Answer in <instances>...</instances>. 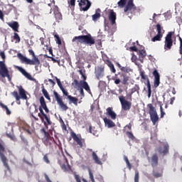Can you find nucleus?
<instances>
[{
    "mask_svg": "<svg viewBox=\"0 0 182 182\" xmlns=\"http://www.w3.org/2000/svg\"><path fill=\"white\" fill-rule=\"evenodd\" d=\"M72 42H75L77 45H79V43H84V45H88V46H92V45H95V43H96L95 38L90 33L83 36H75L73 38Z\"/></svg>",
    "mask_w": 182,
    "mask_h": 182,
    "instance_id": "obj_1",
    "label": "nucleus"
},
{
    "mask_svg": "<svg viewBox=\"0 0 182 182\" xmlns=\"http://www.w3.org/2000/svg\"><path fill=\"white\" fill-rule=\"evenodd\" d=\"M116 66L120 69L121 72H119L115 76L117 75H119L121 79L122 78V85H129V80H130V76L127 75V73L132 72V69L129 67H122V65L119 63H115Z\"/></svg>",
    "mask_w": 182,
    "mask_h": 182,
    "instance_id": "obj_2",
    "label": "nucleus"
},
{
    "mask_svg": "<svg viewBox=\"0 0 182 182\" xmlns=\"http://www.w3.org/2000/svg\"><path fill=\"white\" fill-rule=\"evenodd\" d=\"M28 52H29L30 55H31V56H33V60H31V59L26 58L21 53H18L17 58H18V59H20V60H21V62H22V63H26V65H35V64L41 65V61L39 60V58H38V57H36V55H35V52H33L32 50H28Z\"/></svg>",
    "mask_w": 182,
    "mask_h": 182,
    "instance_id": "obj_3",
    "label": "nucleus"
},
{
    "mask_svg": "<svg viewBox=\"0 0 182 182\" xmlns=\"http://www.w3.org/2000/svg\"><path fill=\"white\" fill-rule=\"evenodd\" d=\"M17 89H18L19 94H18V91L16 90L11 92V95L15 97L17 105H21V99L26 100V99H28V96H26V92L21 85L17 86Z\"/></svg>",
    "mask_w": 182,
    "mask_h": 182,
    "instance_id": "obj_4",
    "label": "nucleus"
},
{
    "mask_svg": "<svg viewBox=\"0 0 182 182\" xmlns=\"http://www.w3.org/2000/svg\"><path fill=\"white\" fill-rule=\"evenodd\" d=\"M41 133H43L44 136L43 138V143L47 147H50L53 143H55V139L53 136H50V134L49 132H46L45 128H42L41 129Z\"/></svg>",
    "mask_w": 182,
    "mask_h": 182,
    "instance_id": "obj_5",
    "label": "nucleus"
},
{
    "mask_svg": "<svg viewBox=\"0 0 182 182\" xmlns=\"http://www.w3.org/2000/svg\"><path fill=\"white\" fill-rule=\"evenodd\" d=\"M0 76H1V77H7L9 82L12 80V77L9 75V70H8L5 64V61H0Z\"/></svg>",
    "mask_w": 182,
    "mask_h": 182,
    "instance_id": "obj_6",
    "label": "nucleus"
},
{
    "mask_svg": "<svg viewBox=\"0 0 182 182\" xmlns=\"http://www.w3.org/2000/svg\"><path fill=\"white\" fill-rule=\"evenodd\" d=\"M72 86H74L75 89H77V87H80L81 86V87L85 89L86 92L90 93V87L89 86V84H87V82L85 80H80L79 82L77 80H74L72 82Z\"/></svg>",
    "mask_w": 182,
    "mask_h": 182,
    "instance_id": "obj_7",
    "label": "nucleus"
},
{
    "mask_svg": "<svg viewBox=\"0 0 182 182\" xmlns=\"http://www.w3.org/2000/svg\"><path fill=\"white\" fill-rule=\"evenodd\" d=\"M173 35H174V32L169 31L166 36L164 41L165 50H170L173 48Z\"/></svg>",
    "mask_w": 182,
    "mask_h": 182,
    "instance_id": "obj_8",
    "label": "nucleus"
},
{
    "mask_svg": "<svg viewBox=\"0 0 182 182\" xmlns=\"http://www.w3.org/2000/svg\"><path fill=\"white\" fill-rule=\"evenodd\" d=\"M119 100L121 103L122 110L127 112L132 109V102L126 100L124 96L121 95L119 97Z\"/></svg>",
    "mask_w": 182,
    "mask_h": 182,
    "instance_id": "obj_9",
    "label": "nucleus"
},
{
    "mask_svg": "<svg viewBox=\"0 0 182 182\" xmlns=\"http://www.w3.org/2000/svg\"><path fill=\"white\" fill-rule=\"evenodd\" d=\"M53 95H54L55 99L58 105L60 106V109H62V110H64V112H66V110H68V109H69V107H68V105H66V104H65V102H63V100H62V97H60V95L56 91L53 92Z\"/></svg>",
    "mask_w": 182,
    "mask_h": 182,
    "instance_id": "obj_10",
    "label": "nucleus"
},
{
    "mask_svg": "<svg viewBox=\"0 0 182 182\" xmlns=\"http://www.w3.org/2000/svg\"><path fill=\"white\" fill-rule=\"evenodd\" d=\"M78 5L80 8V11L86 12V11H89L92 6V3L89 0H80Z\"/></svg>",
    "mask_w": 182,
    "mask_h": 182,
    "instance_id": "obj_11",
    "label": "nucleus"
},
{
    "mask_svg": "<svg viewBox=\"0 0 182 182\" xmlns=\"http://www.w3.org/2000/svg\"><path fill=\"white\" fill-rule=\"evenodd\" d=\"M137 11V7L134 5L133 0H129L127 6L124 9V12H130L131 14H134Z\"/></svg>",
    "mask_w": 182,
    "mask_h": 182,
    "instance_id": "obj_12",
    "label": "nucleus"
},
{
    "mask_svg": "<svg viewBox=\"0 0 182 182\" xmlns=\"http://www.w3.org/2000/svg\"><path fill=\"white\" fill-rule=\"evenodd\" d=\"M95 75L97 80H100L105 76V66L100 65L95 69Z\"/></svg>",
    "mask_w": 182,
    "mask_h": 182,
    "instance_id": "obj_13",
    "label": "nucleus"
},
{
    "mask_svg": "<svg viewBox=\"0 0 182 182\" xmlns=\"http://www.w3.org/2000/svg\"><path fill=\"white\" fill-rule=\"evenodd\" d=\"M4 151H5V147L3 146L2 144L0 143V157L2 163L4 164V166L6 168H9V165L8 164V159H6V156L4 154Z\"/></svg>",
    "mask_w": 182,
    "mask_h": 182,
    "instance_id": "obj_14",
    "label": "nucleus"
},
{
    "mask_svg": "<svg viewBox=\"0 0 182 182\" xmlns=\"http://www.w3.org/2000/svg\"><path fill=\"white\" fill-rule=\"evenodd\" d=\"M161 25L156 24L157 35L151 38L152 42H157L161 41V38H163V33H164V32H161Z\"/></svg>",
    "mask_w": 182,
    "mask_h": 182,
    "instance_id": "obj_15",
    "label": "nucleus"
},
{
    "mask_svg": "<svg viewBox=\"0 0 182 182\" xmlns=\"http://www.w3.org/2000/svg\"><path fill=\"white\" fill-rule=\"evenodd\" d=\"M140 76L144 80H147L146 86L148 87V97H151V85L150 84L149 77L144 74V71L140 72Z\"/></svg>",
    "mask_w": 182,
    "mask_h": 182,
    "instance_id": "obj_16",
    "label": "nucleus"
},
{
    "mask_svg": "<svg viewBox=\"0 0 182 182\" xmlns=\"http://www.w3.org/2000/svg\"><path fill=\"white\" fill-rule=\"evenodd\" d=\"M153 76H154V85L155 87H159L160 86V73L157 70L153 71Z\"/></svg>",
    "mask_w": 182,
    "mask_h": 182,
    "instance_id": "obj_17",
    "label": "nucleus"
},
{
    "mask_svg": "<svg viewBox=\"0 0 182 182\" xmlns=\"http://www.w3.org/2000/svg\"><path fill=\"white\" fill-rule=\"evenodd\" d=\"M63 161V164H60L62 170H63V171H70V165H69V161L66 156H64Z\"/></svg>",
    "mask_w": 182,
    "mask_h": 182,
    "instance_id": "obj_18",
    "label": "nucleus"
},
{
    "mask_svg": "<svg viewBox=\"0 0 182 182\" xmlns=\"http://www.w3.org/2000/svg\"><path fill=\"white\" fill-rule=\"evenodd\" d=\"M170 149V146H168V144H164V148L161 149V147H159L157 149L158 153L159 154H162L163 156H166V154H168V150Z\"/></svg>",
    "mask_w": 182,
    "mask_h": 182,
    "instance_id": "obj_19",
    "label": "nucleus"
},
{
    "mask_svg": "<svg viewBox=\"0 0 182 182\" xmlns=\"http://www.w3.org/2000/svg\"><path fill=\"white\" fill-rule=\"evenodd\" d=\"M17 69L21 72V73H22L23 76H25V77H26V79H28V80H32L33 82L35 81V78L32 77V75H31L29 73L26 72V70H25V69H23L22 67H17Z\"/></svg>",
    "mask_w": 182,
    "mask_h": 182,
    "instance_id": "obj_20",
    "label": "nucleus"
},
{
    "mask_svg": "<svg viewBox=\"0 0 182 182\" xmlns=\"http://www.w3.org/2000/svg\"><path fill=\"white\" fill-rule=\"evenodd\" d=\"M17 69L21 72V73H22L23 76H25V77H26V79H28V80H32L33 82L35 81V78L32 77V75H31L29 73L26 72V70H25V69H23L22 67H17Z\"/></svg>",
    "mask_w": 182,
    "mask_h": 182,
    "instance_id": "obj_21",
    "label": "nucleus"
},
{
    "mask_svg": "<svg viewBox=\"0 0 182 182\" xmlns=\"http://www.w3.org/2000/svg\"><path fill=\"white\" fill-rule=\"evenodd\" d=\"M70 136L72 139H73L74 141L77 142V144L79 146V147L80 148L83 147V142H82V139H80V138L77 136L76 133H75L74 132H71Z\"/></svg>",
    "mask_w": 182,
    "mask_h": 182,
    "instance_id": "obj_22",
    "label": "nucleus"
},
{
    "mask_svg": "<svg viewBox=\"0 0 182 182\" xmlns=\"http://www.w3.org/2000/svg\"><path fill=\"white\" fill-rule=\"evenodd\" d=\"M107 116H109L112 120H116V118L117 117V114L113 111L112 107H108L107 108Z\"/></svg>",
    "mask_w": 182,
    "mask_h": 182,
    "instance_id": "obj_23",
    "label": "nucleus"
},
{
    "mask_svg": "<svg viewBox=\"0 0 182 182\" xmlns=\"http://www.w3.org/2000/svg\"><path fill=\"white\" fill-rule=\"evenodd\" d=\"M40 105L43 110H45L46 113H49V108H48V105H46V101H45V97L41 96L39 99Z\"/></svg>",
    "mask_w": 182,
    "mask_h": 182,
    "instance_id": "obj_24",
    "label": "nucleus"
},
{
    "mask_svg": "<svg viewBox=\"0 0 182 182\" xmlns=\"http://www.w3.org/2000/svg\"><path fill=\"white\" fill-rule=\"evenodd\" d=\"M140 90V87L139 85L136 84L134 87L131 89V93L127 95V99H129V100H132V95L133 93H136V92L139 94Z\"/></svg>",
    "mask_w": 182,
    "mask_h": 182,
    "instance_id": "obj_25",
    "label": "nucleus"
},
{
    "mask_svg": "<svg viewBox=\"0 0 182 182\" xmlns=\"http://www.w3.org/2000/svg\"><path fill=\"white\" fill-rule=\"evenodd\" d=\"M151 161L152 167H157V166H159V156L156 154L152 155L151 158Z\"/></svg>",
    "mask_w": 182,
    "mask_h": 182,
    "instance_id": "obj_26",
    "label": "nucleus"
},
{
    "mask_svg": "<svg viewBox=\"0 0 182 182\" xmlns=\"http://www.w3.org/2000/svg\"><path fill=\"white\" fill-rule=\"evenodd\" d=\"M138 55L139 57V60L141 62V63H143V59H144V58H146V56H147V53H146V50H144V48H143L142 50H138Z\"/></svg>",
    "mask_w": 182,
    "mask_h": 182,
    "instance_id": "obj_27",
    "label": "nucleus"
},
{
    "mask_svg": "<svg viewBox=\"0 0 182 182\" xmlns=\"http://www.w3.org/2000/svg\"><path fill=\"white\" fill-rule=\"evenodd\" d=\"M104 123L109 129L116 126V124H114L112 119H107V117L104 118Z\"/></svg>",
    "mask_w": 182,
    "mask_h": 182,
    "instance_id": "obj_28",
    "label": "nucleus"
},
{
    "mask_svg": "<svg viewBox=\"0 0 182 182\" xmlns=\"http://www.w3.org/2000/svg\"><path fill=\"white\" fill-rule=\"evenodd\" d=\"M109 20L111 21L112 25L116 23V13L113 10L109 12Z\"/></svg>",
    "mask_w": 182,
    "mask_h": 182,
    "instance_id": "obj_29",
    "label": "nucleus"
},
{
    "mask_svg": "<svg viewBox=\"0 0 182 182\" xmlns=\"http://www.w3.org/2000/svg\"><path fill=\"white\" fill-rule=\"evenodd\" d=\"M9 26L10 28H12L13 31H14V32H19V31L18 29H19V23H18L17 21H14L13 23H9Z\"/></svg>",
    "mask_w": 182,
    "mask_h": 182,
    "instance_id": "obj_30",
    "label": "nucleus"
},
{
    "mask_svg": "<svg viewBox=\"0 0 182 182\" xmlns=\"http://www.w3.org/2000/svg\"><path fill=\"white\" fill-rule=\"evenodd\" d=\"M92 159L94 160L95 163L96 164H99L100 166H102L103 163H102V161L99 159V156H97V154L95 151H92Z\"/></svg>",
    "mask_w": 182,
    "mask_h": 182,
    "instance_id": "obj_31",
    "label": "nucleus"
},
{
    "mask_svg": "<svg viewBox=\"0 0 182 182\" xmlns=\"http://www.w3.org/2000/svg\"><path fill=\"white\" fill-rule=\"evenodd\" d=\"M151 120L153 124H156L159 122V115H157V112L155 114H151L150 115Z\"/></svg>",
    "mask_w": 182,
    "mask_h": 182,
    "instance_id": "obj_32",
    "label": "nucleus"
},
{
    "mask_svg": "<svg viewBox=\"0 0 182 182\" xmlns=\"http://www.w3.org/2000/svg\"><path fill=\"white\" fill-rule=\"evenodd\" d=\"M68 99L70 100V103H73L75 106H77V102H79V100L77 97L68 95Z\"/></svg>",
    "mask_w": 182,
    "mask_h": 182,
    "instance_id": "obj_33",
    "label": "nucleus"
},
{
    "mask_svg": "<svg viewBox=\"0 0 182 182\" xmlns=\"http://www.w3.org/2000/svg\"><path fill=\"white\" fill-rule=\"evenodd\" d=\"M38 110L40 113H38V116L40 117L41 120L43 122L45 119H43V117L46 116V114H45V112H43V109L42 108L41 105H40Z\"/></svg>",
    "mask_w": 182,
    "mask_h": 182,
    "instance_id": "obj_34",
    "label": "nucleus"
},
{
    "mask_svg": "<svg viewBox=\"0 0 182 182\" xmlns=\"http://www.w3.org/2000/svg\"><path fill=\"white\" fill-rule=\"evenodd\" d=\"M43 119L45 118L46 122H44V125L46 127V129H48V126H50V124H52V121H50V118L49 117H48L47 114H46L44 117H43Z\"/></svg>",
    "mask_w": 182,
    "mask_h": 182,
    "instance_id": "obj_35",
    "label": "nucleus"
},
{
    "mask_svg": "<svg viewBox=\"0 0 182 182\" xmlns=\"http://www.w3.org/2000/svg\"><path fill=\"white\" fill-rule=\"evenodd\" d=\"M0 106L4 110H6V113L7 116H10L11 114V110H9V108H8V106L5 105L4 103L0 102Z\"/></svg>",
    "mask_w": 182,
    "mask_h": 182,
    "instance_id": "obj_36",
    "label": "nucleus"
},
{
    "mask_svg": "<svg viewBox=\"0 0 182 182\" xmlns=\"http://www.w3.org/2000/svg\"><path fill=\"white\" fill-rule=\"evenodd\" d=\"M147 107H149V114L150 115L157 113V112L156 111V108H154L153 107L152 104H148Z\"/></svg>",
    "mask_w": 182,
    "mask_h": 182,
    "instance_id": "obj_37",
    "label": "nucleus"
},
{
    "mask_svg": "<svg viewBox=\"0 0 182 182\" xmlns=\"http://www.w3.org/2000/svg\"><path fill=\"white\" fill-rule=\"evenodd\" d=\"M153 176L155 178H159L160 177H163V170L159 172H156V171H153Z\"/></svg>",
    "mask_w": 182,
    "mask_h": 182,
    "instance_id": "obj_38",
    "label": "nucleus"
},
{
    "mask_svg": "<svg viewBox=\"0 0 182 182\" xmlns=\"http://www.w3.org/2000/svg\"><path fill=\"white\" fill-rule=\"evenodd\" d=\"M13 39L16 41L15 43H19V42H21V37L17 33H14Z\"/></svg>",
    "mask_w": 182,
    "mask_h": 182,
    "instance_id": "obj_39",
    "label": "nucleus"
},
{
    "mask_svg": "<svg viewBox=\"0 0 182 182\" xmlns=\"http://www.w3.org/2000/svg\"><path fill=\"white\" fill-rule=\"evenodd\" d=\"M124 160L127 164V167L129 168V170H132V164H130V161H129V158H127V156H124Z\"/></svg>",
    "mask_w": 182,
    "mask_h": 182,
    "instance_id": "obj_40",
    "label": "nucleus"
},
{
    "mask_svg": "<svg viewBox=\"0 0 182 182\" xmlns=\"http://www.w3.org/2000/svg\"><path fill=\"white\" fill-rule=\"evenodd\" d=\"M42 92L43 96L47 99L48 100L50 101V97L49 96V93H48V91L44 87L42 89Z\"/></svg>",
    "mask_w": 182,
    "mask_h": 182,
    "instance_id": "obj_41",
    "label": "nucleus"
},
{
    "mask_svg": "<svg viewBox=\"0 0 182 182\" xmlns=\"http://www.w3.org/2000/svg\"><path fill=\"white\" fill-rule=\"evenodd\" d=\"M127 3V0H120L119 1H118L117 4L119 8H124Z\"/></svg>",
    "mask_w": 182,
    "mask_h": 182,
    "instance_id": "obj_42",
    "label": "nucleus"
},
{
    "mask_svg": "<svg viewBox=\"0 0 182 182\" xmlns=\"http://www.w3.org/2000/svg\"><path fill=\"white\" fill-rule=\"evenodd\" d=\"M54 38L55 39V42L57 45H62V40H60V37H59V35L58 34L54 35Z\"/></svg>",
    "mask_w": 182,
    "mask_h": 182,
    "instance_id": "obj_43",
    "label": "nucleus"
},
{
    "mask_svg": "<svg viewBox=\"0 0 182 182\" xmlns=\"http://www.w3.org/2000/svg\"><path fill=\"white\" fill-rule=\"evenodd\" d=\"M108 66L112 73H114L116 72V68H114V65H113L112 62L108 63Z\"/></svg>",
    "mask_w": 182,
    "mask_h": 182,
    "instance_id": "obj_44",
    "label": "nucleus"
},
{
    "mask_svg": "<svg viewBox=\"0 0 182 182\" xmlns=\"http://www.w3.org/2000/svg\"><path fill=\"white\" fill-rule=\"evenodd\" d=\"M92 21H97V19L100 18V13H95L92 16Z\"/></svg>",
    "mask_w": 182,
    "mask_h": 182,
    "instance_id": "obj_45",
    "label": "nucleus"
},
{
    "mask_svg": "<svg viewBox=\"0 0 182 182\" xmlns=\"http://www.w3.org/2000/svg\"><path fill=\"white\" fill-rule=\"evenodd\" d=\"M43 160V161H45V163H46V164H50V161H49V157L48 156V154L44 155Z\"/></svg>",
    "mask_w": 182,
    "mask_h": 182,
    "instance_id": "obj_46",
    "label": "nucleus"
},
{
    "mask_svg": "<svg viewBox=\"0 0 182 182\" xmlns=\"http://www.w3.org/2000/svg\"><path fill=\"white\" fill-rule=\"evenodd\" d=\"M55 79L57 82V85H58V87H60V89L63 88V85H62L60 80L59 78H58V77H55Z\"/></svg>",
    "mask_w": 182,
    "mask_h": 182,
    "instance_id": "obj_47",
    "label": "nucleus"
},
{
    "mask_svg": "<svg viewBox=\"0 0 182 182\" xmlns=\"http://www.w3.org/2000/svg\"><path fill=\"white\" fill-rule=\"evenodd\" d=\"M126 134H127V137H129V139H131V140L134 139V135L131 132H129V131L127 132Z\"/></svg>",
    "mask_w": 182,
    "mask_h": 182,
    "instance_id": "obj_48",
    "label": "nucleus"
},
{
    "mask_svg": "<svg viewBox=\"0 0 182 182\" xmlns=\"http://www.w3.org/2000/svg\"><path fill=\"white\" fill-rule=\"evenodd\" d=\"M89 176H90V178L92 182H95V177L93 176V173H92V170L89 169Z\"/></svg>",
    "mask_w": 182,
    "mask_h": 182,
    "instance_id": "obj_49",
    "label": "nucleus"
},
{
    "mask_svg": "<svg viewBox=\"0 0 182 182\" xmlns=\"http://www.w3.org/2000/svg\"><path fill=\"white\" fill-rule=\"evenodd\" d=\"M54 15H55V19H58V21L62 20V14H60V12H58Z\"/></svg>",
    "mask_w": 182,
    "mask_h": 182,
    "instance_id": "obj_50",
    "label": "nucleus"
},
{
    "mask_svg": "<svg viewBox=\"0 0 182 182\" xmlns=\"http://www.w3.org/2000/svg\"><path fill=\"white\" fill-rule=\"evenodd\" d=\"M140 178L139 172L137 171H135V176H134V182H139V178Z\"/></svg>",
    "mask_w": 182,
    "mask_h": 182,
    "instance_id": "obj_51",
    "label": "nucleus"
},
{
    "mask_svg": "<svg viewBox=\"0 0 182 182\" xmlns=\"http://www.w3.org/2000/svg\"><path fill=\"white\" fill-rule=\"evenodd\" d=\"M179 42H180L179 53H180V55H182V38H181V37H179Z\"/></svg>",
    "mask_w": 182,
    "mask_h": 182,
    "instance_id": "obj_52",
    "label": "nucleus"
},
{
    "mask_svg": "<svg viewBox=\"0 0 182 182\" xmlns=\"http://www.w3.org/2000/svg\"><path fill=\"white\" fill-rule=\"evenodd\" d=\"M160 111H161V119H163L164 117V114H166V112L163 110V106L160 105Z\"/></svg>",
    "mask_w": 182,
    "mask_h": 182,
    "instance_id": "obj_53",
    "label": "nucleus"
},
{
    "mask_svg": "<svg viewBox=\"0 0 182 182\" xmlns=\"http://www.w3.org/2000/svg\"><path fill=\"white\" fill-rule=\"evenodd\" d=\"M47 58H50V59H51V60L54 62V63H60V60H56L55 58L49 56H47Z\"/></svg>",
    "mask_w": 182,
    "mask_h": 182,
    "instance_id": "obj_54",
    "label": "nucleus"
},
{
    "mask_svg": "<svg viewBox=\"0 0 182 182\" xmlns=\"http://www.w3.org/2000/svg\"><path fill=\"white\" fill-rule=\"evenodd\" d=\"M60 90L63 92L64 96H67V97L69 96V92H68V91L65 90L64 87L61 88Z\"/></svg>",
    "mask_w": 182,
    "mask_h": 182,
    "instance_id": "obj_55",
    "label": "nucleus"
},
{
    "mask_svg": "<svg viewBox=\"0 0 182 182\" xmlns=\"http://www.w3.org/2000/svg\"><path fill=\"white\" fill-rule=\"evenodd\" d=\"M77 90H80V93L82 97H85V91L83 90V88L82 87H77Z\"/></svg>",
    "mask_w": 182,
    "mask_h": 182,
    "instance_id": "obj_56",
    "label": "nucleus"
},
{
    "mask_svg": "<svg viewBox=\"0 0 182 182\" xmlns=\"http://www.w3.org/2000/svg\"><path fill=\"white\" fill-rule=\"evenodd\" d=\"M129 49L132 52H139V49L136 46L130 47Z\"/></svg>",
    "mask_w": 182,
    "mask_h": 182,
    "instance_id": "obj_57",
    "label": "nucleus"
},
{
    "mask_svg": "<svg viewBox=\"0 0 182 182\" xmlns=\"http://www.w3.org/2000/svg\"><path fill=\"white\" fill-rule=\"evenodd\" d=\"M53 9H54V15L55 14L59 13V8L57 6H55Z\"/></svg>",
    "mask_w": 182,
    "mask_h": 182,
    "instance_id": "obj_58",
    "label": "nucleus"
},
{
    "mask_svg": "<svg viewBox=\"0 0 182 182\" xmlns=\"http://www.w3.org/2000/svg\"><path fill=\"white\" fill-rule=\"evenodd\" d=\"M21 140H22L23 143H24V144H26V146H28V140H26V139H25V137L22 136Z\"/></svg>",
    "mask_w": 182,
    "mask_h": 182,
    "instance_id": "obj_59",
    "label": "nucleus"
},
{
    "mask_svg": "<svg viewBox=\"0 0 182 182\" xmlns=\"http://www.w3.org/2000/svg\"><path fill=\"white\" fill-rule=\"evenodd\" d=\"M75 2H76V0H70V1H68V4H70L71 6H75Z\"/></svg>",
    "mask_w": 182,
    "mask_h": 182,
    "instance_id": "obj_60",
    "label": "nucleus"
},
{
    "mask_svg": "<svg viewBox=\"0 0 182 182\" xmlns=\"http://www.w3.org/2000/svg\"><path fill=\"white\" fill-rule=\"evenodd\" d=\"M48 82L52 85V86H55V85H56V82H55L52 79H48Z\"/></svg>",
    "mask_w": 182,
    "mask_h": 182,
    "instance_id": "obj_61",
    "label": "nucleus"
},
{
    "mask_svg": "<svg viewBox=\"0 0 182 182\" xmlns=\"http://www.w3.org/2000/svg\"><path fill=\"white\" fill-rule=\"evenodd\" d=\"M45 178L47 182H52L47 174H45Z\"/></svg>",
    "mask_w": 182,
    "mask_h": 182,
    "instance_id": "obj_62",
    "label": "nucleus"
},
{
    "mask_svg": "<svg viewBox=\"0 0 182 182\" xmlns=\"http://www.w3.org/2000/svg\"><path fill=\"white\" fill-rule=\"evenodd\" d=\"M120 82H121V80L119 78H117L114 80L115 85H119Z\"/></svg>",
    "mask_w": 182,
    "mask_h": 182,
    "instance_id": "obj_63",
    "label": "nucleus"
},
{
    "mask_svg": "<svg viewBox=\"0 0 182 182\" xmlns=\"http://www.w3.org/2000/svg\"><path fill=\"white\" fill-rule=\"evenodd\" d=\"M0 56L1 58H2L3 59H5L6 56H5V53L4 51L0 53Z\"/></svg>",
    "mask_w": 182,
    "mask_h": 182,
    "instance_id": "obj_64",
    "label": "nucleus"
}]
</instances>
